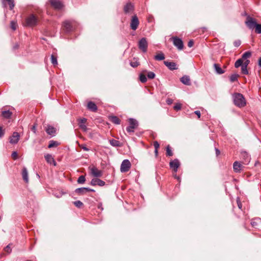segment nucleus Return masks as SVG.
<instances>
[{
  "instance_id": "obj_1",
  "label": "nucleus",
  "mask_w": 261,
  "mask_h": 261,
  "mask_svg": "<svg viewBox=\"0 0 261 261\" xmlns=\"http://www.w3.org/2000/svg\"><path fill=\"white\" fill-rule=\"evenodd\" d=\"M233 99L234 105L239 107H243L246 105V101L242 94L235 93L233 95Z\"/></svg>"
},
{
  "instance_id": "obj_2",
  "label": "nucleus",
  "mask_w": 261,
  "mask_h": 261,
  "mask_svg": "<svg viewBox=\"0 0 261 261\" xmlns=\"http://www.w3.org/2000/svg\"><path fill=\"white\" fill-rule=\"evenodd\" d=\"M38 22L37 16L34 14H30L26 17L24 22V25L28 27H33L36 26Z\"/></svg>"
},
{
  "instance_id": "obj_3",
  "label": "nucleus",
  "mask_w": 261,
  "mask_h": 261,
  "mask_svg": "<svg viewBox=\"0 0 261 261\" xmlns=\"http://www.w3.org/2000/svg\"><path fill=\"white\" fill-rule=\"evenodd\" d=\"M245 24L250 30H253L255 29L257 23L255 19L248 16L245 21Z\"/></svg>"
},
{
  "instance_id": "obj_4",
  "label": "nucleus",
  "mask_w": 261,
  "mask_h": 261,
  "mask_svg": "<svg viewBox=\"0 0 261 261\" xmlns=\"http://www.w3.org/2000/svg\"><path fill=\"white\" fill-rule=\"evenodd\" d=\"M131 167V163L128 160H124L122 161L120 171L122 173L127 172Z\"/></svg>"
},
{
  "instance_id": "obj_5",
  "label": "nucleus",
  "mask_w": 261,
  "mask_h": 261,
  "mask_svg": "<svg viewBox=\"0 0 261 261\" xmlns=\"http://www.w3.org/2000/svg\"><path fill=\"white\" fill-rule=\"evenodd\" d=\"M129 125L126 127V130L128 133H133L134 129L138 126V122L133 118L129 119Z\"/></svg>"
},
{
  "instance_id": "obj_6",
  "label": "nucleus",
  "mask_w": 261,
  "mask_h": 261,
  "mask_svg": "<svg viewBox=\"0 0 261 261\" xmlns=\"http://www.w3.org/2000/svg\"><path fill=\"white\" fill-rule=\"evenodd\" d=\"M73 21H65L63 23V30L67 33L72 31L73 30Z\"/></svg>"
},
{
  "instance_id": "obj_7",
  "label": "nucleus",
  "mask_w": 261,
  "mask_h": 261,
  "mask_svg": "<svg viewBox=\"0 0 261 261\" xmlns=\"http://www.w3.org/2000/svg\"><path fill=\"white\" fill-rule=\"evenodd\" d=\"M139 48L144 53L147 51L148 46V43L145 38H142L139 41L138 44Z\"/></svg>"
},
{
  "instance_id": "obj_8",
  "label": "nucleus",
  "mask_w": 261,
  "mask_h": 261,
  "mask_svg": "<svg viewBox=\"0 0 261 261\" xmlns=\"http://www.w3.org/2000/svg\"><path fill=\"white\" fill-rule=\"evenodd\" d=\"M51 6L56 10H60L63 7V5L59 0H49Z\"/></svg>"
},
{
  "instance_id": "obj_9",
  "label": "nucleus",
  "mask_w": 261,
  "mask_h": 261,
  "mask_svg": "<svg viewBox=\"0 0 261 261\" xmlns=\"http://www.w3.org/2000/svg\"><path fill=\"white\" fill-rule=\"evenodd\" d=\"M173 43L174 46H175L179 50H181L183 49L184 44L182 41L176 37H172Z\"/></svg>"
},
{
  "instance_id": "obj_10",
  "label": "nucleus",
  "mask_w": 261,
  "mask_h": 261,
  "mask_svg": "<svg viewBox=\"0 0 261 261\" xmlns=\"http://www.w3.org/2000/svg\"><path fill=\"white\" fill-rule=\"evenodd\" d=\"M139 21L138 18L136 15H134L133 16L131 22H130V28L133 30H136L139 25Z\"/></svg>"
},
{
  "instance_id": "obj_11",
  "label": "nucleus",
  "mask_w": 261,
  "mask_h": 261,
  "mask_svg": "<svg viewBox=\"0 0 261 261\" xmlns=\"http://www.w3.org/2000/svg\"><path fill=\"white\" fill-rule=\"evenodd\" d=\"M170 167L175 172L177 171L178 168L180 166V163L177 159H174L170 162Z\"/></svg>"
},
{
  "instance_id": "obj_12",
  "label": "nucleus",
  "mask_w": 261,
  "mask_h": 261,
  "mask_svg": "<svg viewBox=\"0 0 261 261\" xmlns=\"http://www.w3.org/2000/svg\"><path fill=\"white\" fill-rule=\"evenodd\" d=\"M90 184H91V185H92L93 186L97 185L100 187H102V186H104L106 184L104 181H103L99 178H93L91 180Z\"/></svg>"
},
{
  "instance_id": "obj_13",
  "label": "nucleus",
  "mask_w": 261,
  "mask_h": 261,
  "mask_svg": "<svg viewBox=\"0 0 261 261\" xmlns=\"http://www.w3.org/2000/svg\"><path fill=\"white\" fill-rule=\"evenodd\" d=\"M20 138V135L17 132H14L12 136L10 138V143L11 144H16Z\"/></svg>"
},
{
  "instance_id": "obj_14",
  "label": "nucleus",
  "mask_w": 261,
  "mask_h": 261,
  "mask_svg": "<svg viewBox=\"0 0 261 261\" xmlns=\"http://www.w3.org/2000/svg\"><path fill=\"white\" fill-rule=\"evenodd\" d=\"M164 63L171 70L177 69V65L175 62L165 61Z\"/></svg>"
},
{
  "instance_id": "obj_15",
  "label": "nucleus",
  "mask_w": 261,
  "mask_h": 261,
  "mask_svg": "<svg viewBox=\"0 0 261 261\" xmlns=\"http://www.w3.org/2000/svg\"><path fill=\"white\" fill-rule=\"evenodd\" d=\"M44 158L47 163L53 164L54 166L57 165V163L51 154H46L45 155Z\"/></svg>"
},
{
  "instance_id": "obj_16",
  "label": "nucleus",
  "mask_w": 261,
  "mask_h": 261,
  "mask_svg": "<svg viewBox=\"0 0 261 261\" xmlns=\"http://www.w3.org/2000/svg\"><path fill=\"white\" fill-rule=\"evenodd\" d=\"M243 167V166L240 162L238 161H236L234 162L233 165V168L235 172H240Z\"/></svg>"
},
{
  "instance_id": "obj_17",
  "label": "nucleus",
  "mask_w": 261,
  "mask_h": 261,
  "mask_svg": "<svg viewBox=\"0 0 261 261\" xmlns=\"http://www.w3.org/2000/svg\"><path fill=\"white\" fill-rule=\"evenodd\" d=\"M91 174L96 177H99L102 175V172L95 167H93L91 169Z\"/></svg>"
},
{
  "instance_id": "obj_18",
  "label": "nucleus",
  "mask_w": 261,
  "mask_h": 261,
  "mask_svg": "<svg viewBox=\"0 0 261 261\" xmlns=\"http://www.w3.org/2000/svg\"><path fill=\"white\" fill-rule=\"evenodd\" d=\"M180 82L184 85L189 86L191 85L190 77L188 75H184L180 79Z\"/></svg>"
},
{
  "instance_id": "obj_19",
  "label": "nucleus",
  "mask_w": 261,
  "mask_h": 261,
  "mask_svg": "<svg viewBox=\"0 0 261 261\" xmlns=\"http://www.w3.org/2000/svg\"><path fill=\"white\" fill-rule=\"evenodd\" d=\"M88 109L92 112H96L97 110L96 105L92 101H89L87 104Z\"/></svg>"
},
{
  "instance_id": "obj_20",
  "label": "nucleus",
  "mask_w": 261,
  "mask_h": 261,
  "mask_svg": "<svg viewBox=\"0 0 261 261\" xmlns=\"http://www.w3.org/2000/svg\"><path fill=\"white\" fill-rule=\"evenodd\" d=\"M86 121L87 119L86 118H83L80 119L79 122L80 127L85 132H86L87 129V126L85 125V123L86 122Z\"/></svg>"
},
{
  "instance_id": "obj_21",
  "label": "nucleus",
  "mask_w": 261,
  "mask_h": 261,
  "mask_svg": "<svg viewBox=\"0 0 261 261\" xmlns=\"http://www.w3.org/2000/svg\"><path fill=\"white\" fill-rule=\"evenodd\" d=\"M22 176L23 179L26 183L29 182L28 172L26 168L24 167L22 171Z\"/></svg>"
},
{
  "instance_id": "obj_22",
  "label": "nucleus",
  "mask_w": 261,
  "mask_h": 261,
  "mask_svg": "<svg viewBox=\"0 0 261 261\" xmlns=\"http://www.w3.org/2000/svg\"><path fill=\"white\" fill-rule=\"evenodd\" d=\"M241 156L245 161V164H247L250 160V156L246 151H243L241 152Z\"/></svg>"
},
{
  "instance_id": "obj_23",
  "label": "nucleus",
  "mask_w": 261,
  "mask_h": 261,
  "mask_svg": "<svg viewBox=\"0 0 261 261\" xmlns=\"http://www.w3.org/2000/svg\"><path fill=\"white\" fill-rule=\"evenodd\" d=\"M134 6L130 3L127 4L124 8V11L125 13H127L130 12L133 10Z\"/></svg>"
},
{
  "instance_id": "obj_24",
  "label": "nucleus",
  "mask_w": 261,
  "mask_h": 261,
  "mask_svg": "<svg viewBox=\"0 0 261 261\" xmlns=\"http://www.w3.org/2000/svg\"><path fill=\"white\" fill-rule=\"evenodd\" d=\"M109 142L110 144L114 147H121L122 146L121 143L116 140L111 139L109 140Z\"/></svg>"
},
{
  "instance_id": "obj_25",
  "label": "nucleus",
  "mask_w": 261,
  "mask_h": 261,
  "mask_svg": "<svg viewBox=\"0 0 261 261\" xmlns=\"http://www.w3.org/2000/svg\"><path fill=\"white\" fill-rule=\"evenodd\" d=\"M214 67L217 73L219 74H221L224 73V70L222 69V68L219 66V65L217 64H214Z\"/></svg>"
},
{
  "instance_id": "obj_26",
  "label": "nucleus",
  "mask_w": 261,
  "mask_h": 261,
  "mask_svg": "<svg viewBox=\"0 0 261 261\" xmlns=\"http://www.w3.org/2000/svg\"><path fill=\"white\" fill-rule=\"evenodd\" d=\"M46 132L49 135H54L56 133V129L51 126H48L46 128Z\"/></svg>"
},
{
  "instance_id": "obj_27",
  "label": "nucleus",
  "mask_w": 261,
  "mask_h": 261,
  "mask_svg": "<svg viewBox=\"0 0 261 261\" xmlns=\"http://www.w3.org/2000/svg\"><path fill=\"white\" fill-rule=\"evenodd\" d=\"M165 57L164 54L162 52H160L158 54H157L154 57V60L156 61L163 60L164 59H165Z\"/></svg>"
},
{
  "instance_id": "obj_28",
  "label": "nucleus",
  "mask_w": 261,
  "mask_h": 261,
  "mask_svg": "<svg viewBox=\"0 0 261 261\" xmlns=\"http://www.w3.org/2000/svg\"><path fill=\"white\" fill-rule=\"evenodd\" d=\"M12 112L10 111H3L2 113V115L5 118H10L12 116Z\"/></svg>"
},
{
  "instance_id": "obj_29",
  "label": "nucleus",
  "mask_w": 261,
  "mask_h": 261,
  "mask_svg": "<svg viewBox=\"0 0 261 261\" xmlns=\"http://www.w3.org/2000/svg\"><path fill=\"white\" fill-rule=\"evenodd\" d=\"M251 56V52L248 51L244 53L242 56L241 59H242L243 60H248V58H249Z\"/></svg>"
},
{
  "instance_id": "obj_30",
  "label": "nucleus",
  "mask_w": 261,
  "mask_h": 261,
  "mask_svg": "<svg viewBox=\"0 0 261 261\" xmlns=\"http://www.w3.org/2000/svg\"><path fill=\"white\" fill-rule=\"evenodd\" d=\"M110 119L111 121L116 124H119L120 123V119L117 116H111Z\"/></svg>"
},
{
  "instance_id": "obj_31",
  "label": "nucleus",
  "mask_w": 261,
  "mask_h": 261,
  "mask_svg": "<svg viewBox=\"0 0 261 261\" xmlns=\"http://www.w3.org/2000/svg\"><path fill=\"white\" fill-rule=\"evenodd\" d=\"M75 192L79 195H83L86 193L85 191V187L77 188L75 190Z\"/></svg>"
},
{
  "instance_id": "obj_32",
  "label": "nucleus",
  "mask_w": 261,
  "mask_h": 261,
  "mask_svg": "<svg viewBox=\"0 0 261 261\" xmlns=\"http://www.w3.org/2000/svg\"><path fill=\"white\" fill-rule=\"evenodd\" d=\"M243 60H242V59H241V58L239 59L235 62V64H234L235 67L238 68L241 66H242L243 65Z\"/></svg>"
},
{
  "instance_id": "obj_33",
  "label": "nucleus",
  "mask_w": 261,
  "mask_h": 261,
  "mask_svg": "<svg viewBox=\"0 0 261 261\" xmlns=\"http://www.w3.org/2000/svg\"><path fill=\"white\" fill-rule=\"evenodd\" d=\"M239 75L237 73L233 74L230 76V81L231 82H234L238 81Z\"/></svg>"
},
{
  "instance_id": "obj_34",
  "label": "nucleus",
  "mask_w": 261,
  "mask_h": 261,
  "mask_svg": "<svg viewBox=\"0 0 261 261\" xmlns=\"http://www.w3.org/2000/svg\"><path fill=\"white\" fill-rule=\"evenodd\" d=\"M139 79H140V81L143 83H144L146 82V81H147V77H146V75L143 73H141L140 74Z\"/></svg>"
},
{
  "instance_id": "obj_35",
  "label": "nucleus",
  "mask_w": 261,
  "mask_h": 261,
  "mask_svg": "<svg viewBox=\"0 0 261 261\" xmlns=\"http://www.w3.org/2000/svg\"><path fill=\"white\" fill-rule=\"evenodd\" d=\"M86 181V178L85 176L84 175H81L77 179V182L80 184H84Z\"/></svg>"
},
{
  "instance_id": "obj_36",
  "label": "nucleus",
  "mask_w": 261,
  "mask_h": 261,
  "mask_svg": "<svg viewBox=\"0 0 261 261\" xmlns=\"http://www.w3.org/2000/svg\"><path fill=\"white\" fill-rule=\"evenodd\" d=\"M51 63L54 65L56 66L58 64V61L57 57H55L54 55H52L51 56Z\"/></svg>"
},
{
  "instance_id": "obj_37",
  "label": "nucleus",
  "mask_w": 261,
  "mask_h": 261,
  "mask_svg": "<svg viewBox=\"0 0 261 261\" xmlns=\"http://www.w3.org/2000/svg\"><path fill=\"white\" fill-rule=\"evenodd\" d=\"M58 145V143L57 142V141H50L49 142V144L48 146V147L50 148H52V147H56L57 146V145Z\"/></svg>"
},
{
  "instance_id": "obj_38",
  "label": "nucleus",
  "mask_w": 261,
  "mask_h": 261,
  "mask_svg": "<svg viewBox=\"0 0 261 261\" xmlns=\"http://www.w3.org/2000/svg\"><path fill=\"white\" fill-rule=\"evenodd\" d=\"M255 32L257 34H261V24H257L255 28Z\"/></svg>"
},
{
  "instance_id": "obj_39",
  "label": "nucleus",
  "mask_w": 261,
  "mask_h": 261,
  "mask_svg": "<svg viewBox=\"0 0 261 261\" xmlns=\"http://www.w3.org/2000/svg\"><path fill=\"white\" fill-rule=\"evenodd\" d=\"M166 153L168 156H171L173 155V153L171 150L169 146H168L166 148Z\"/></svg>"
},
{
  "instance_id": "obj_40",
  "label": "nucleus",
  "mask_w": 261,
  "mask_h": 261,
  "mask_svg": "<svg viewBox=\"0 0 261 261\" xmlns=\"http://www.w3.org/2000/svg\"><path fill=\"white\" fill-rule=\"evenodd\" d=\"M247 67L242 65L241 67L242 72L244 74H248V71L247 68Z\"/></svg>"
},
{
  "instance_id": "obj_41",
  "label": "nucleus",
  "mask_w": 261,
  "mask_h": 261,
  "mask_svg": "<svg viewBox=\"0 0 261 261\" xmlns=\"http://www.w3.org/2000/svg\"><path fill=\"white\" fill-rule=\"evenodd\" d=\"M73 203L77 207H80L83 205V203L80 200L75 201Z\"/></svg>"
},
{
  "instance_id": "obj_42",
  "label": "nucleus",
  "mask_w": 261,
  "mask_h": 261,
  "mask_svg": "<svg viewBox=\"0 0 261 261\" xmlns=\"http://www.w3.org/2000/svg\"><path fill=\"white\" fill-rule=\"evenodd\" d=\"M147 77L150 79H153L155 77V74L154 72L150 71L147 73Z\"/></svg>"
},
{
  "instance_id": "obj_43",
  "label": "nucleus",
  "mask_w": 261,
  "mask_h": 261,
  "mask_svg": "<svg viewBox=\"0 0 261 261\" xmlns=\"http://www.w3.org/2000/svg\"><path fill=\"white\" fill-rule=\"evenodd\" d=\"M9 5V6H10V9L11 10H12L13 9V8L14 7V1L13 0H9L8 1H7Z\"/></svg>"
},
{
  "instance_id": "obj_44",
  "label": "nucleus",
  "mask_w": 261,
  "mask_h": 261,
  "mask_svg": "<svg viewBox=\"0 0 261 261\" xmlns=\"http://www.w3.org/2000/svg\"><path fill=\"white\" fill-rule=\"evenodd\" d=\"M241 44V41L240 40H237L234 41L233 44L234 46L238 47H239Z\"/></svg>"
},
{
  "instance_id": "obj_45",
  "label": "nucleus",
  "mask_w": 261,
  "mask_h": 261,
  "mask_svg": "<svg viewBox=\"0 0 261 261\" xmlns=\"http://www.w3.org/2000/svg\"><path fill=\"white\" fill-rule=\"evenodd\" d=\"M181 108V104H180V103H176L174 106V109L176 111H178V110H180Z\"/></svg>"
},
{
  "instance_id": "obj_46",
  "label": "nucleus",
  "mask_w": 261,
  "mask_h": 261,
  "mask_svg": "<svg viewBox=\"0 0 261 261\" xmlns=\"http://www.w3.org/2000/svg\"><path fill=\"white\" fill-rule=\"evenodd\" d=\"M79 146L80 148H81L82 149H83L85 151H88L90 150L88 148H87L86 147V145H85V144L79 145Z\"/></svg>"
},
{
  "instance_id": "obj_47",
  "label": "nucleus",
  "mask_w": 261,
  "mask_h": 261,
  "mask_svg": "<svg viewBox=\"0 0 261 261\" xmlns=\"http://www.w3.org/2000/svg\"><path fill=\"white\" fill-rule=\"evenodd\" d=\"M5 251L8 253H10L11 252V248L10 247V245L9 244L7 245L4 249Z\"/></svg>"
},
{
  "instance_id": "obj_48",
  "label": "nucleus",
  "mask_w": 261,
  "mask_h": 261,
  "mask_svg": "<svg viewBox=\"0 0 261 261\" xmlns=\"http://www.w3.org/2000/svg\"><path fill=\"white\" fill-rule=\"evenodd\" d=\"M17 24L14 21L11 22V28L12 30H15L16 29Z\"/></svg>"
},
{
  "instance_id": "obj_49",
  "label": "nucleus",
  "mask_w": 261,
  "mask_h": 261,
  "mask_svg": "<svg viewBox=\"0 0 261 261\" xmlns=\"http://www.w3.org/2000/svg\"><path fill=\"white\" fill-rule=\"evenodd\" d=\"M130 65L133 67H136L139 65V63L137 62H130Z\"/></svg>"
},
{
  "instance_id": "obj_50",
  "label": "nucleus",
  "mask_w": 261,
  "mask_h": 261,
  "mask_svg": "<svg viewBox=\"0 0 261 261\" xmlns=\"http://www.w3.org/2000/svg\"><path fill=\"white\" fill-rule=\"evenodd\" d=\"M12 156L14 159H16L18 156V154L16 151H13L12 153Z\"/></svg>"
},
{
  "instance_id": "obj_51",
  "label": "nucleus",
  "mask_w": 261,
  "mask_h": 261,
  "mask_svg": "<svg viewBox=\"0 0 261 261\" xmlns=\"http://www.w3.org/2000/svg\"><path fill=\"white\" fill-rule=\"evenodd\" d=\"M5 134L4 130L3 129L2 127L0 126V138H2Z\"/></svg>"
},
{
  "instance_id": "obj_52",
  "label": "nucleus",
  "mask_w": 261,
  "mask_h": 261,
  "mask_svg": "<svg viewBox=\"0 0 261 261\" xmlns=\"http://www.w3.org/2000/svg\"><path fill=\"white\" fill-rule=\"evenodd\" d=\"M153 145H154L155 149H156V150L158 149V148H159V146H160V144L157 141H155L154 142Z\"/></svg>"
},
{
  "instance_id": "obj_53",
  "label": "nucleus",
  "mask_w": 261,
  "mask_h": 261,
  "mask_svg": "<svg viewBox=\"0 0 261 261\" xmlns=\"http://www.w3.org/2000/svg\"><path fill=\"white\" fill-rule=\"evenodd\" d=\"M250 61L249 60H245V61L243 62L242 65L247 67Z\"/></svg>"
},
{
  "instance_id": "obj_54",
  "label": "nucleus",
  "mask_w": 261,
  "mask_h": 261,
  "mask_svg": "<svg viewBox=\"0 0 261 261\" xmlns=\"http://www.w3.org/2000/svg\"><path fill=\"white\" fill-rule=\"evenodd\" d=\"M166 102H167V103L168 105H171L173 102V100L172 99H170V98H168L166 100Z\"/></svg>"
},
{
  "instance_id": "obj_55",
  "label": "nucleus",
  "mask_w": 261,
  "mask_h": 261,
  "mask_svg": "<svg viewBox=\"0 0 261 261\" xmlns=\"http://www.w3.org/2000/svg\"><path fill=\"white\" fill-rule=\"evenodd\" d=\"M194 42L192 40H190L188 43V46L191 47L193 45Z\"/></svg>"
},
{
  "instance_id": "obj_56",
  "label": "nucleus",
  "mask_w": 261,
  "mask_h": 261,
  "mask_svg": "<svg viewBox=\"0 0 261 261\" xmlns=\"http://www.w3.org/2000/svg\"><path fill=\"white\" fill-rule=\"evenodd\" d=\"M194 113L198 116L199 118L200 117L201 114L199 111H196L194 112Z\"/></svg>"
},
{
  "instance_id": "obj_57",
  "label": "nucleus",
  "mask_w": 261,
  "mask_h": 261,
  "mask_svg": "<svg viewBox=\"0 0 261 261\" xmlns=\"http://www.w3.org/2000/svg\"><path fill=\"white\" fill-rule=\"evenodd\" d=\"M237 203L239 208L241 209L242 208V204L239 199L237 200Z\"/></svg>"
},
{
  "instance_id": "obj_58",
  "label": "nucleus",
  "mask_w": 261,
  "mask_h": 261,
  "mask_svg": "<svg viewBox=\"0 0 261 261\" xmlns=\"http://www.w3.org/2000/svg\"><path fill=\"white\" fill-rule=\"evenodd\" d=\"M32 130L33 131L34 133L36 132V126L35 125H33L32 127Z\"/></svg>"
},
{
  "instance_id": "obj_59",
  "label": "nucleus",
  "mask_w": 261,
  "mask_h": 261,
  "mask_svg": "<svg viewBox=\"0 0 261 261\" xmlns=\"http://www.w3.org/2000/svg\"><path fill=\"white\" fill-rule=\"evenodd\" d=\"M216 153L217 155H218L220 154V151L217 148H216Z\"/></svg>"
},
{
  "instance_id": "obj_60",
  "label": "nucleus",
  "mask_w": 261,
  "mask_h": 261,
  "mask_svg": "<svg viewBox=\"0 0 261 261\" xmlns=\"http://www.w3.org/2000/svg\"><path fill=\"white\" fill-rule=\"evenodd\" d=\"M85 191H86V192H90V188H85Z\"/></svg>"
},
{
  "instance_id": "obj_61",
  "label": "nucleus",
  "mask_w": 261,
  "mask_h": 261,
  "mask_svg": "<svg viewBox=\"0 0 261 261\" xmlns=\"http://www.w3.org/2000/svg\"><path fill=\"white\" fill-rule=\"evenodd\" d=\"M258 65L261 67V57L258 59Z\"/></svg>"
},
{
  "instance_id": "obj_62",
  "label": "nucleus",
  "mask_w": 261,
  "mask_h": 261,
  "mask_svg": "<svg viewBox=\"0 0 261 261\" xmlns=\"http://www.w3.org/2000/svg\"><path fill=\"white\" fill-rule=\"evenodd\" d=\"M256 223L255 222H251V225L253 226H255L256 225Z\"/></svg>"
},
{
  "instance_id": "obj_63",
  "label": "nucleus",
  "mask_w": 261,
  "mask_h": 261,
  "mask_svg": "<svg viewBox=\"0 0 261 261\" xmlns=\"http://www.w3.org/2000/svg\"><path fill=\"white\" fill-rule=\"evenodd\" d=\"M154 152H155V154L157 155L158 154V149L156 150V149H155Z\"/></svg>"
},
{
  "instance_id": "obj_64",
  "label": "nucleus",
  "mask_w": 261,
  "mask_h": 261,
  "mask_svg": "<svg viewBox=\"0 0 261 261\" xmlns=\"http://www.w3.org/2000/svg\"><path fill=\"white\" fill-rule=\"evenodd\" d=\"M94 190L90 188V192H94Z\"/></svg>"
}]
</instances>
